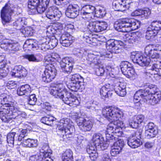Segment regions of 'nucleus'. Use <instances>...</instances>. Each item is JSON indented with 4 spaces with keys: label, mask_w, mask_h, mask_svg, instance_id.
Returning <instances> with one entry per match:
<instances>
[{
    "label": "nucleus",
    "mask_w": 161,
    "mask_h": 161,
    "mask_svg": "<svg viewBox=\"0 0 161 161\" xmlns=\"http://www.w3.org/2000/svg\"><path fill=\"white\" fill-rule=\"evenodd\" d=\"M34 41V40L32 39L27 40L24 45V48H27L28 50L32 49L35 50L36 49L37 45Z\"/></svg>",
    "instance_id": "obj_38"
},
{
    "label": "nucleus",
    "mask_w": 161,
    "mask_h": 161,
    "mask_svg": "<svg viewBox=\"0 0 161 161\" xmlns=\"http://www.w3.org/2000/svg\"><path fill=\"white\" fill-rule=\"evenodd\" d=\"M147 75L150 77V75H158L161 77V60L154 63L151 68L146 72Z\"/></svg>",
    "instance_id": "obj_20"
},
{
    "label": "nucleus",
    "mask_w": 161,
    "mask_h": 161,
    "mask_svg": "<svg viewBox=\"0 0 161 161\" xmlns=\"http://www.w3.org/2000/svg\"><path fill=\"white\" fill-rule=\"evenodd\" d=\"M114 26L119 31L128 32L130 30H135L138 29L140 25L139 22L135 19L125 18L116 21Z\"/></svg>",
    "instance_id": "obj_3"
},
{
    "label": "nucleus",
    "mask_w": 161,
    "mask_h": 161,
    "mask_svg": "<svg viewBox=\"0 0 161 161\" xmlns=\"http://www.w3.org/2000/svg\"><path fill=\"white\" fill-rule=\"evenodd\" d=\"M15 8L13 4H6L1 11V16L3 24L4 25L11 21V16L14 13Z\"/></svg>",
    "instance_id": "obj_9"
},
{
    "label": "nucleus",
    "mask_w": 161,
    "mask_h": 161,
    "mask_svg": "<svg viewBox=\"0 0 161 161\" xmlns=\"http://www.w3.org/2000/svg\"><path fill=\"white\" fill-rule=\"evenodd\" d=\"M37 98L34 94H32L30 96L28 99L29 104L31 105H34L36 103Z\"/></svg>",
    "instance_id": "obj_57"
},
{
    "label": "nucleus",
    "mask_w": 161,
    "mask_h": 161,
    "mask_svg": "<svg viewBox=\"0 0 161 161\" xmlns=\"http://www.w3.org/2000/svg\"><path fill=\"white\" fill-rule=\"evenodd\" d=\"M97 147V146L92 143L87 147L86 152L89 155V157L92 160H95L97 157L98 154L96 153Z\"/></svg>",
    "instance_id": "obj_26"
},
{
    "label": "nucleus",
    "mask_w": 161,
    "mask_h": 161,
    "mask_svg": "<svg viewBox=\"0 0 161 161\" xmlns=\"http://www.w3.org/2000/svg\"><path fill=\"white\" fill-rule=\"evenodd\" d=\"M24 57L25 58L28 59L29 61L34 62H38L41 61L42 59V56L40 54L38 55H35L32 54L25 55L24 56Z\"/></svg>",
    "instance_id": "obj_34"
},
{
    "label": "nucleus",
    "mask_w": 161,
    "mask_h": 161,
    "mask_svg": "<svg viewBox=\"0 0 161 161\" xmlns=\"http://www.w3.org/2000/svg\"><path fill=\"white\" fill-rule=\"evenodd\" d=\"M46 16L48 19L53 21H57L59 20L61 14L58 13V11L50 7L46 12Z\"/></svg>",
    "instance_id": "obj_25"
},
{
    "label": "nucleus",
    "mask_w": 161,
    "mask_h": 161,
    "mask_svg": "<svg viewBox=\"0 0 161 161\" xmlns=\"http://www.w3.org/2000/svg\"><path fill=\"white\" fill-rule=\"evenodd\" d=\"M95 60V56L94 55L90 54L88 55V58H87L88 64H91L92 63H94Z\"/></svg>",
    "instance_id": "obj_61"
},
{
    "label": "nucleus",
    "mask_w": 161,
    "mask_h": 161,
    "mask_svg": "<svg viewBox=\"0 0 161 161\" xmlns=\"http://www.w3.org/2000/svg\"><path fill=\"white\" fill-rule=\"evenodd\" d=\"M41 0V2L36 7V8L33 9V11L37 10V12L40 14H42L45 11L50 2V0Z\"/></svg>",
    "instance_id": "obj_31"
},
{
    "label": "nucleus",
    "mask_w": 161,
    "mask_h": 161,
    "mask_svg": "<svg viewBox=\"0 0 161 161\" xmlns=\"http://www.w3.org/2000/svg\"><path fill=\"white\" fill-rule=\"evenodd\" d=\"M130 58L134 63L142 66L148 65L151 62L150 57L143 56L138 52L131 53Z\"/></svg>",
    "instance_id": "obj_12"
},
{
    "label": "nucleus",
    "mask_w": 161,
    "mask_h": 161,
    "mask_svg": "<svg viewBox=\"0 0 161 161\" xmlns=\"http://www.w3.org/2000/svg\"><path fill=\"white\" fill-rule=\"evenodd\" d=\"M138 32H133L132 33H127L123 36L124 41L129 43H133L138 41L139 38L138 36Z\"/></svg>",
    "instance_id": "obj_29"
},
{
    "label": "nucleus",
    "mask_w": 161,
    "mask_h": 161,
    "mask_svg": "<svg viewBox=\"0 0 161 161\" xmlns=\"http://www.w3.org/2000/svg\"><path fill=\"white\" fill-rule=\"evenodd\" d=\"M50 93L57 98L62 99L64 102L68 103V97H70V92L67 91L64 85L58 84L53 87Z\"/></svg>",
    "instance_id": "obj_7"
},
{
    "label": "nucleus",
    "mask_w": 161,
    "mask_h": 161,
    "mask_svg": "<svg viewBox=\"0 0 161 161\" xmlns=\"http://www.w3.org/2000/svg\"><path fill=\"white\" fill-rule=\"evenodd\" d=\"M158 31L153 30L148 27L146 32L145 37L147 40L153 39L157 34Z\"/></svg>",
    "instance_id": "obj_42"
},
{
    "label": "nucleus",
    "mask_w": 161,
    "mask_h": 161,
    "mask_svg": "<svg viewBox=\"0 0 161 161\" xmlns=\"http://www.w3.org/2000/svg\"><path fill=\"white\" fill-rule=\"evenodd\" d=\"M58 40L55 38L50 39L49 45V46H51L52 47H54L56 46L58 44Z\"/></svg>",
    "instance_id": "obj_64"
},
{
    "label": "nucleus",
    "mask_w": 161,
    "mask_h": 161,
    "mask_svg": "<svg viewBox=\"0 0 161 161\" xmlns=\"http://www.w3.org/2000/svg\"><path fill=\"white\" fill-rule=\"evenodd\" d=\"M31 92V88L28 84L22 85L18 88L17 91V94L19 96L27 95Z\"/></svg>",
    "instance_id": "obj_32"
},
{
    "label": "nucleus",
    "mask_w": 161,
    "mask_h": 161,
    "mask_svg": "<svg viewBox=\"0 0 161 161\" xmlns=\"http://www.w3.org/2000/svg\"><path fill=\"white\" fill-rule=\"evenodd\" d=\"M27 135V130L26 129H22L20 132L17 138H16V140H18V141H21Z\"/></svg>",
    "instance_id": "obj_52"
},
{
    "label": "nucleus",
    "mask_w": 161,
    "mask_h": 161,
    "mask_svg": "<svg viewBox=\"0 0 161 161\" xmlns=\"http://www.w3.org/2000/svg\"><path fill=\"white\" fill-rule=\"evenodd\" d=\"M122 152V151L120 150L119 148H116L112 146L111 147L110 153L112 156H116L118 154H119Z\"/></svg>",
    "instance_id": "obj_53"
},
{
    "label": "nucleus",
    "mask_w": 161,
    "mask_h": 161,
    "mask_svg": "<svg viewBox=\"0 0 161 161\" xmlns=\"http://www.w3.org/2000/svg\"><path fill=\"white\" fill-rule=\"evenodd\" d=\"M141 17L146 19H148L151 14V10L148 8L141 9Z\"/></svg>",
    "instance_id": "obj_49"
},
{
    "label": "nucleus",
    "mask_w": 161,
    "mask_h": 161,
    "mask_svg": "<svg viewBox=\"0 0 161 161\" xmlns=\"http://www.w3.org/2000/svg\"><path fill=\"white\" fill-rule=\"evenodd\" d=\"M1 47L3 48L4 49L12 53L19 50V47L17 43H12L10 42H3L1 44Z\"/></svg>",
    "instance_id": "obj_22"
},
{
    "label": "nucleus",
    "mask_w": 161,
    "mask_h": 161,
    "mask_svg": "<svg viewBox=\"0 0 161 161\" xmlns=\"http://www.w3.org/2000/svg\"><path fill=\"white\" fill-rule=\"evenodd\" d=\"M107 24L105 22L98 21L91 22L88 23L87 27L91 32H99L106 30Z\"/></svg>",
    "instance_id": "obj_14"
},
{
    "label": "nucleus",
    "mask_w": 161,
    "mask_h": 161,
    "mask_svg": "<svg viewBox=\"0 0 161 161\" xmlns=\"http://www.w3.org/2000/svg\"><path fill=\"white\" fill-rule=\"evenodd\" d=\"M41 2V0H29L28 7L33 11V9H35L36 7Z\"/></svg>",
    "instance_id": "obj_48"
},
{
    "label": "nucleus",
    "mask_w": 161,
    "mask_h": 161,
    "mask_svg": "<svg viewBox=\"0 0 161 161\" xmlns=\"http://www.w3.org/2000/svg\"><path fill=\"white\" fill-rule=\"evenodd\" d=\"M54 120L53 117H44L42 118L41 120L42 123L47 125L52 126L53 125V121Z\"/></svg>",
    "instance_id": "obj_47"
},
{
    "label": "nucleus",
    "mask_w": 161,
    "mask_h": 161,
    "mask_svg": "<svg viewBox=\"0 0 161 161\" xmlns=\"http://www.w3.org/2000/svg\"><path fill=\"white\" fill-rule=\"evenodd\" d=\"M41 155L42 157H49L52 153V151L49 149V147L47 144L44 143L40 150Z\"/></svg>",
    "instance_id": "obj_37"
},
{
    "label": "nucleus",
    "mask_w": 161,
    "mask_h": 161,
    "mask_svg": "<svg viewBox=\"0 0 161 161\" xmlns=\"http://www.w3.org/2000/svg\"><path fill=\"white\" fill-rule=\"evenodd\" d=\"M8 72V68L5 67H0V76L3 77L7 76Z\"/></svg>",
    "instance_id": "obj_54"
},
{
    "label": "nucleus",
    "mask_w": 161,
    "mask_h": 161,
    "mask_svg": "<svg viewBox=\"0 0 161 161\" xmlns=\"http://www.w3.org/2000/svg\"><path fill=\"white\" fill-rule=\"evenodd\" d=\"M0 113V119L4 122H9L13 119H21L27 116L26 113L15 107H6Z\"/></svg>",
    "instance_id": "obj_2"
},
{
    "label": "nucleus",
    "mask_w": 161,
    "mask_h": 161,
    "mask_svg": "<svg viewBox=\"0 0 161 161\" xmlns=\"http://www.w3.org/2000/svg\"><path fill=\"white\" fill-rule=\"evenodd\" d=\"M74 63V59L71 57H66L62 58L60 62L62 71L65 73H70L72 70Z\"/></svg>",
    "instance_id": "obj_13"
},
{
    "label": "nucleus",
    "mask_w": 161,
    "mask_h": 161,
    "mask_svg": "<svg viewBox=\"0 0 161 161\" xmlns=\"http://www.w3.org/2000/svg\"><path fill=\"white\" fill-rule=\"evenodd\" d=\"M70 81L68 85V87L70 90L77 92L79 90L84 88L83 78L78 74L72 75L70 78Z\"/></svg>",
    "instance_id": "obj_8"
},
{
    "label": "nucleus",
    "mask_w": 161,
    "mask_h": 161,
    "mask_svg": "<svg viewBox=\"0 0 161 161\" xmlns=\"http://www.w3.org/2000/svg\"><path fill=\"white\" fill-rule=\"evenodd\" d=\"M127 144L131 147L135 148L142 144V142L140 139H136L130 136L128 139Z\"/></svg>",
    "instance_id": "obj_33"
},
{
    "label": "nucleus",
    "mask_w": 161,
    "mask_h": 161,
    "mask_svg": "<svg viewBox=\"0 0 161 161\" xmlns=\"http://www.w3.org/2000/svg\"><path fill=\"white\" fill-rule=\"evenodd\" d=\"M24 23V21L23 19L21 18H19L18 19L15 21L14 23V25L16 26H18L19 28H21L23 26Z\"/></svg>",
    "instance_id": "obj_56"
},
{
    "label": "nucleus",
    "mask_w": 161,
    "mask_h": 161,
    "mask_svg": "<svg viewBox=\"0 0 161 161\" xmlns=\"http://www.w3.org/2000/svg\"><path fill=\"white\" fill-rule=\"evenodd\" d=\"M24 146L27 147H36L38 145L37 141V140L27 139H24L22 142Z\"/></svg>",
    "instance_id": "obj_35"
},
{
    "label": "nucleus",
    "mask_w": 161,
    "mask_h": 161,
    "mask_svg": "<svg viewBox=\"0 0 161 161\" xmlns=\"http://www.w3.org/2000/svg\"><path fill=\"white\" fill-rule=\"evenodd\" d=\"M70 119L68 118L61 119L58 123L57 127V134L63 137L64 136L69 137L68 135H71L75 131L74 126L72 124Z\"/></svg>",
    "instance_id": "obj_4"
},
{
    "label": "nucleus",
    "mask_w": 161,
    "mask_h": 161,
    "mask_svg": "<svg viewBox=\"0 0 161 161\" xmlns=\"http://www.w3.org/2000/svg\"><path fill=\"white\" fill-rule=\"evenodd\" d=\"M105 72L104 68L101 65L98 68H97L95 70L96 73L98 76H102Z\"/></svg>",
    "instance_id": "obj_58"
},
{
    "label": "nucleus",
    "mask_w": 161,
    "mask_h": 161,
    "mask_svg": "<svg viewBox=\"0 0 161 161\" xmlns=\"http://www.w3.org/2000/svg\"><path fill=\"white\" fill-rule=\"evenodd\" d=\"M154 31H158L161 30V21H153L149 26Z\"/></svg>",
    "instance_id": "obj_45"
},
{
    "label": "nucleus",
    "mask_w": 161,
    "mask_h": 161,
    "mask_svg": "<svg viewBox=\"0 0 161 161\" xmlns=\"http://www.w3.org/2000/svg\"><path fill=\"white\" fill-rule=\"evenodd\" d=\"M131 0H116L113 3V8L115 10L123 11L129 9Z\"/></svg>",
    "instance_id": "obj_17"
},
{
    "label": "nucleus",
    "mask_w": 161,
    "mask_h": 161,
    "mask_svg": "<svg viewBox=\"0 0 161 161\" xmlns=\"http://www.w3.org/2000/svg\"><path fill=\"white\" fill-rule=\"evenodd\" d=\"M142 130L141 129L137 130L135 133L131 134L130 136L137 139H140L142 134Z\"/></svg>",
    "instance_id": "obj_55"
},
{
    "label": "nucleus",
    "mask_w": 161,
    "mask_h": 161,
    "mask_svg": "<svg viewBox=\"0 0 161 161\" xmlns=\"http://www.w3.org/2000/svg\"><path fill=\"white\" fill-rule=\"evenodd\" d=\"M18 135L16 132H12L9 133L7 136V141L8 144L10 145H13L14 142L18 141L16 140V138H17Z\"/></svg>",
    "instance_id": "obj_41"
},
{
    "label": "nucleus",
    "mask_w": 161,
    "mask_h": 161,
    "mask_svg": "<svg viewBox=\"0 0 161 161\" xmlns=\"http://www.w3.org/2000/svg\"><path fill=\"white\" fill-rule=\"evenodd\" d=\"M145 136L147 139L154 137L158 133V127L153 122L148 123L145 126Z\"/></svg>",
    "instance_id": "obj_18"
},
{
    "label": "nucleus",
    "mask_w": 161,
    "mask_h": 161,
    "mask_svg": "<svg viewBox=\"0 0 161 161\" xmlns=\"http://www.w3.org/2000/svg\"><path fill=\"white\" fill-rule=\"evenodd\" d=\"M76 121L80 130L84 132L89 131L92 127V122L82 117L78 116Z\"/></svg>",
    "instance_id": "obj_16"
},
{
    "label": "nucleus",
    "mask_w": 161,
    "mask_h": 161,
    "mask_svg": "<svg viewBox=\"0 0 161 161\" xmlns=\"http://www.w3.org/2000/svg\"><path fill=\"white\" fill-rule=\"evenodd\" d=\"M124 145V143L123 140L119 139L116 142H114L112 146L116 147V148H119V149L122 151Z\"/></svg>",
    "instance_id": "obj_50"
},
{
    "label": "nucleus",
    "mask_w": 161,
    "mask_h": 161,
    "mask_svg": "<svg viewBox=\"0 0 161 161\" xmlns=\"http://www.w3.org/2000/svg\"><path fill=\"white\" fill-rule=\"evenodd\" d=\"M102 114L104 117L112 121L107 126L106 132L108 134H112L114 130L117 127H123V122L119 120L123 115L122 112L117 108L112 107L104 108L102 110Z\"/></svg>",
    "instance_id": "obj_1"
},
{
    "label": "nucleus",
    "mask_w": 161,
    "mask_h": 161,
    "mask_svg": "<svg viewBox=\"0 0 161 161\" xmlns=\"http://www.w3.org/2000/svg\"><path fill=\"white\" fill-rule=\"evenodd\" d=\"M72 37L67 32L63 34L60 38V43L64 47H68L72 44L73 42Z\"/></svg>",
    "instance_id": "obj_24"
},
{
    "label": "nucleus",
    "mask_w": 161,
    "mask_h": 161,
    "mask_svg": "<svg viewBox=\"0 0 161 161\" xmlns=\"http://www.w3.org/2000/svg\"><path fill=\"white\" fill-rule=\"evenodd\" d=\"M108 86L106 85L105 86H103L100 90V93L102 97L106 98L108 96V94L111 93L109 88H108Z\"/></svg>",
    "instance_id": "obj_43"
},
{
    "label": "nucleus",
    "mask_w": 161,
    "mask_h": 161,
    "mask_svg": "<svg viewBox=\"0 0 161 161\" xmlns=\"http://www.w3.org/2000/svg\"><path fill=\"white\" fill-rule=\"evenodd\" d=\"M52 65L47 66L42 75V80L46 83L51 81L55 77L57 72L56 70L54 67H52Z\"/></svg>",
    "instance_id": "obj_15"
},
{
    "label": "nucleus",
    "mask_w": 161,
    "mask_h": 161,
    "mask_svg": "<svg viewBox=\"0 0 161 161\" xmlns=\"http://www.w3.org/2000/svg\"><path fill=\"white\" fill-rule=\"evenodd\" d=\"M134 119H135L137 123L139 124L143 122L144 119V117L143 115L140 114L135 116Z\"/></svg>",
    "instance_id": "obj_60"
},
{
    "label": "nucleus",
    "mask_w": 161,
    "mask_h": 161,
    "mask_svg": "<svg viewBox=\"0 0 161 161\" xmlns=\"http://www.w3.org/2000/svg\"><path fill=\"white\" fill-rule=\"evenodd\" d=\"M131 64L127 61L121 62L120 67L122 73L124 75L128 70V69L131 67Z\"/></svg>",
    "instance_id": "obj_44"
},
{
    "label": "nucleus",
    "mask_w": 161,
    "mask_h": 161,
    "mask_svg": "<svg viewBox=\"0 0 161 161\" xmlns=\"http://www.w3.org/2000/svg\"><path fill=\"white\" fill-rule=\"evenodd\" d=\"M42 160V156L40 153H37L35 155L30 157L29 161H41Z\"/></svg>",
    "instance_id": "obj_51"
},
{
    "label": "nucleus",
    "mask_w": 161,
    "mask_h": 161,
    "mask_svg": "<svg viewBox=\"0 0 161 161\" xmlns=\"http://www.w3.org/2000/svg\"><path fill=\"white\" fill-rule=\"evenodd\" d=\"M6 64L7 60L4 56H0V67H5Z\"/></svg>",
    "instance_id": "obj_62"
},
{
    "label": "nucleus",
    "mask_w": 161,
    "mask_h": 161,
    "mask_svg": "<svg viewBox=\"0 0 161 161\" xmlns=\"http://www.w3.org/2000/svg\"><path fill=\"white\" fill-rule=\"evenodd\" d=\"M96 9L94 6L90 5H86L83 8L81 13L84 15H85V18L88 20L90 18H92L91 14Z\"/></svg>",
    "instance_id": "obj_28"
},
{
    "label": "nucleus",
    "mask_w": 161,
    "mask_h": 161,
    "mask_svg": "<svg viewBox=\"0 0 161 161\" xmlns=\"http://www.w3.org/2000/svg\"><path fill=\"white\" fill-rule=\"evenodd\" d=\"M53 2L58 5H68L65 12V14L68 17L74 18L79 14L80 8L79 6L71 3L70 0H53Z\"/></svg>",
    "instance_id": "obj_5"
},
{
    "label": "nucleus",
    "mask_w": 161,
    "mask_h": 161,
    "mask_svg": "<svg viewBox=\"0 0 161 161\" xmlns=\"http://www.w3.org/2000/svg\"><path fill=\"white\" fill-rule=\"evenodd\" d=\"M25 37L31 36L33 35L32 32L31 31V29L30 28H26L23 31Z\"/></svg>",
    "instance_id": "obj_63"
},
{
    "label": "nucleus",
    "mask_w": 161,
    "mask_h": 161,
    "mask_svg": "<svg viewBox=\"0 0 161 161\" xmlns=\"http://www.w3.org/2000/svg\"><path fill=\"white\" fill-rule=\"evenodd\" d=\"M159 46L154 47V45H149L147 46L145 48V54L152 59H154V61H160L161 60V56L158 53V51H160L161 49Z\"/></svg>",
    "instance_id": "obj_11"
},
{
    "label": "nucleus",
    "mask_w": 161,
    "mask_h": 161,
    "mask_svg": "<svg viewBox=\"0 0 161 161\" xmlns=\"http://www.w3.org/2000/svg\"><path fill=\"white\" fill-rule=\"evenodd\" d=\"M95 16L97 18H103L106 14L105 10L103 8H99L95 9Z\"/></svg>",
    "instance_id": "obj_46"
},
{
    "label": "nucleus",
    "mask_w": 161,
    "mask_h": 161,
    "mask_svg": "<svg viewBox=\"0 0 161 161\" xmlns=\"http://www.w3.org/2000/svg\"><path fill=\"white\" fill-rule=\"evenodd\" d=\"M27 74L26 69L21 65L15 66L10 73L12 77L22 78Z\"/></svg>",
    "instance_id": "obj_19"
},
{
    "label": "nucleus",
    "mask_w": 161,
    "mask_h": 161,
    "mask_svg": "<svg viewBox=\"0 0 161 161\" xmlns=\"http://www.w3.org/2000/svg\"><path fill=\"white\" fill-rule=\"evenodd\" d=\"M63 161H73V152L70 149L67 150L63 154Z\"/></svg>",
    "instance_id": "obj_40"
},
{
    "label": "nucleus",
    "mask_w": 161,
    "mask_h": 161,
    "mask_svg": "<svg viewBox=\"0 0 161 161\" xmlns=\"http://www.w3.org/2000/svg\"><path fill=\"white\" fill-rule=\"evenodd\" d=\"M144 88L145 90H143L145 93H147V95H153L154 94H158L157 93L160 92L157 86L154 85L147 84L144 86Z\"/></svg>",
    "instance_id": "obj_27"
},
{
    "label": "nucleus",
    "mask_w": 161,
    "mask_h": 161,
    "mask_svg": "<svg viewBox=\"0 0 161 161\" xmlns=\"http://www.w3.org/2000/svg\"><path fill=\"white\" fill-rule=\"evenodd\" d=\"M135 74L134 70L132 69L131 66L130 68L128 69V70L124 75L126 77L130 78L132 77Z\"/></svg>",
    "instance_id": "obj_59"
},
{
    "label": "nucleus",
    "mask_w": 161,
    "mask_h": 161,
    "mask_svg": "<svg viewBox=\"0 0 161 161\" xmlns=\"http://www.w3.org/2000/svg\"><path fill=\"white\" fill-rule=\"evenodd\" d=\"M123 127H117L114 130L112 134H108L106 136L108 142L111 141L116 140L118 137H121L122 135V132L121 130L122 128Z\"/></svg>",
    "instance_id": "obj_23"
},
{
    "label": "nucleus",
    "mask_w": 161,
    "mask_h": 161,
    "mask_svg": "<svg viewBox=\"0 0 161 161\" xmlns=\"http://www.w3.org/2000/svg\"><path fill=\"white\" fill-rule=\"evenodd\" d=\"M106 47L108 51V53H104L103 55L105 57L112 58V53H118L119 52V45L117 40L110 39L106 42Z\"/></svg>",
    "instance_id": "obj_10"
},
{
    "label": "nucleus",
    "mask_w": 161,
    "mask_h": 161,
    "mask_svg": "<svg viewBox=\"0 0 161 161\" xmlns=\"http://www.w3.org/2000/svg\"><path fill=\"white\" fill-rule=\"evenodd\" d=\"M13 101L12 97L9 95L0 96V113L6 107H14L11 105L10 103H12Z\"/></svg>",
    "instance_id": "obj_21"
},
{
    "label": "nucleus",
    "mask_w": 161,
    "mask_h": 161,
    "mask_svg": "<svg viewBox=\"0 0 161 161\" xmlns=\"http://www.w3.org/2000/svg\"><path fill=\"white\" fill-rule=\"evenodd\" d=\"M104 138L100 134H95L93 135L92 139V143L97 147L100 146L101 143L104 142Z\"/></svg>",
    "instance_id": "obj_39"
},
{
    "label": "nucleus",
    "mask_w": 161,
    "mask_h": 161,
    "mask_svg": "<svg viewBox=\"0 0 161 161\" xmlns=\"http://www.w3.org/2000/svg\"><path fill=\"white\" fill-rule=\"evenodd\" d=\"M114 86V90L118 95L121 97H124L126 95V87L124 83H120Z\"/></svg>",
    "instance_id": "obj_30"
},
{
    "label": "nucleus",
    "mask_w": 161,
    "mask_h": 161,
    "mask_svg": "<svg viewBox=\"0 0 161 161\" xmlns=\"http://www.w3.org/2000/svg\"><path fill=\"white\" fill-rule=\"evenodd\" d=\"M68 103H65L73 107H76L79 104V102L77 97L70 92V97L68 98Z\"/></svg>",
    "instance_id": "obj_36"
},
{
    "label": "nucleus",
    "mask_w": 161,
    "mask_h": 161,
    "mask_svg": "<svg viewBox=\"0 0 161 161\" xmlns=\"http://www.w3.org/2000/svg\"><path fill=\"white\" fill-rule=\"evenodd\" d=\"M158 94L147 95L142 90L137 91L134 95V98L140 100L142 98L144 102L151 105H154L158 104L161 98V92L157 93Z\"/></svg>",
    "instance_id": "obj_6"
}]
</instances>
